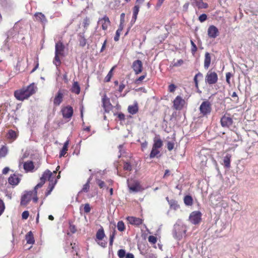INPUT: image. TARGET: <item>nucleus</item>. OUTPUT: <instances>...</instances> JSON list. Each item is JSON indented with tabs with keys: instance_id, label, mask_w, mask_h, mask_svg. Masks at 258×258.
I'll return each instance as SVG.
<instances>
[{
	"instance_id": "obj_1",
	"label": "nucleus",
	"mask_w": 258,
	"mask_h": 258,
	"mask_svg": "<svg viewBox=\"0 0 258 258\" xmlns=\"http://www.w3.org/2000/svg\"><path fill=\"white\" fill-rule=\"evenodd\" d=\"M37 90V88L36 85L33 83L26 88L16 90L14 93V95L17 100L23 101L35 93Z\"/></svg>"
},
{
	"instance_id": "obj_2",
	"label": "nucleus",
	"mask_w": 258,
	"mask_h": 258,
	"mask_svg": "<svg viewBox=\"0 0 258 258\" xmlns=\"http://www.w3.org/2000/svg\"><path fill=\"white\" fill-rule=\"evenodd\" d=\"M186 231V227L183 225L175 224L173 230V236L176 239L179 240L184 236Z\"/></svg>"
},
{
	"instance_id": "obj_3",
	"label": "nucleus",
	"mask_w": 258,
	"mask_h": 258,
	"mask_svg": "<svg viewBox=\"0 0 258 258\" xmlns=\"http://www.w3.org/2000/svg\"><path fill=\"white\" fill-rule=\"evenodd\" d=\"M200 113L203 116H207L209 115L212 111V104L208 101H203L200 106Z\"/></svg>"
},
{
	"instance_id": "obj_4",
	"label": "nucleus",
	"mask_w": 258,
	"mask_h": 258,
	"mask_svg": "<svg viewBox=\"0 0 258 258\" xmlns=\"http://www.w3.org/2000/svg\"><path fill=\"white\" fill-rule=\"evenodd\" d=\"M218 75L215 72L209 71L205 77V81L209 85H213L218 81Z\"/></svg>"
},
{
	"instance_id": "obj_5",
	"label": "nucleus",
	"mask_w": 258,
	"mask_h": 258,
	"mask_svg": "<svg viewBox=\"0 0 258 258\" xmlns=\"http://www.w3.org/2000/svg\"><path fill=\"white\" fill-rule=\"evenodd\" d=\"M104 236L105 234L103 229L102 228L99 229L96 235V241L99 245L103 247H105L107 244V242L103 240Z\"/></svg>"
},
{
	"instance_id": "obj_6",
	"label": "nucleus",
	"mask_w": 258,
	"mask_h": 258,
	"mask_svg": "<svg viewBox=\"0 0 258 258\" xmlns=\"http://www.w3.org/2000/svg\"><path fill=\"white\" fill-rule=\"evenodd\" d=\"M201 213L199 211L192 212L189 217V221L193 224H199L201 221Z\"/></svg>"
},
{
	"instance_id": "obj_7",
	"label": "nucleus",
	"mask_w": 258,
	"mask_h": 258,
	"mask_svg": "<svg viewBox=\"0 0 258 258\" xmlns=\"http://www.w3.org/2000/svg\"><path fill=\"white\" fill-rule=\"evenodd\" d=\"M50 171L49 170H46L42 174V176L40 177V181L34 187V190H33L34 192V194H36L37 193V189L38 188H40L42 186V185L45 183L46 180L47 179L48 176H50Z\"/></svg>"
},
{
	"instance_id": "obj_8",
	"label": "nucleus",
	"mask_w": 258,
	"mask_h": 258,
	"mask_svg": "<svg viewBox=\"0 0 258 258\" xmlns=\"http://www.w3.org/2000/svg\"><path fill=\"white\" fill-rule=\"evenodd\" d=\"M33 194H34V192L32 190L25 191L22 196L21 205L22 206H26L31 200Z\"/></svg>"
},
{
	"instance_id": "obj_9",
	"label": "nucleus",
	"mask_w": 258,
	"mask_h": 258,
	"mask_svg": "<svg viewBox=\"0 0 258 258\" xmlns=\"http://www.w3.org/2000/svg\"><path fill=\"white\" fill-rule=\"evenodd\" d=\"M185 104V100L180 96H177L173 101V107L177 110H181Z\"/></svg>"
},
{
	"instance_id": "obj_10",
	"label": "nucleus",
	"mask_w": 258,
	"mask_h": 258,
	"mask_svg": "<svg viewBox=\"0 0 258 258\" xmlns=\"http://www.w3.org/2000/svg\"><path fill=\"white\" fill-rule=\"evenodd\" d=\"M110 22L109 18L106 16H104V17L99 19L97 26L98 27H101L102 30H106L110 25Z\"/></svg>"
},
{
	"instance_id": "obj_11",
	"label": "nucleus",
	"mask_w": 258,
	"mask_h": 258,
	"mask_svg": "<svg viewBox=\"0 0 258 258\" xmlns=\"http://www.w3.org/2000/svg\"><path fill=\"white\" fill-rule=\"evenodd\" d=\"M102 103L103 107L106 112H109L110 111L112 110L113 106L110 102V98L108 97L106 95H104L102 98Z\"/></svg>"
},
{
	"instance_id": "obj_12",
	"label": "nucleus",
	"mask_w": 258,
	"mask_h": 258,
	"mask_svg": "<svg viewBox=\"0 0 258 258\" xmlns=\"http://www.w3.org/2000/svg\"><path fill=\"white\" fill-rule=\"evenodd\" d=\"M208 35L210 38H215L219 35V32L218 28L214 26L211 25L208 29Z\"/></svg>"
},
{
	"instance_id": "obj_13",
	"label": "nucleus",
	"mask_w": 258,
	"mask_h": 258,
	"mask_svg": "<svg viewBox=\"0 0 258 258\" xmlns=\"http://www.w3.org/2000/svg\"><path fill=\"white\" fill-rule=\"evenodd\" d=\"M132 68L136 74H139L142 72L143 69V63L140 60L134 61L132 64Z\"/></svg>"
},
{
	"instance_id": "obj_14",
	"label": "nucleus",
	"mask_w": 258,
	"mask_h": 258,
	"mask_svg": "<svg viewBox=\"0 0 258 258\" xmlns=\"http://www.w3.org/2000/svg\"><path fill=\"white\" fill-rule=\"evenodd\" d=\"M220 122L222 127H229L233 123V120L230 117L224 115L221 117Z\"/></svg>"
},
{
	"instance_id": "obj_15",
	"label": "nucleus",
	"mask_w": 258,
	"mask_h": 258,
	"mask_svg": "<svg viewBox=\"0 0 258 258\" xmlns=\"http://www.w3.org/2000/svg\"><path fill=\"white\" fill-rule=\"evenodd\" d=\"M62 114L63 118H70L73 114V109L71 106H68L61 109Z\"/></svg>"
},
{
	"instance_id": "obj_16",
	"label": "nucleus",
	"mask_w": 258,
	"mask_h": 258,
	"mask_svg": "<svg viewBox=\"0 0 258 258\" xmlns=\"http://www.w3.org/2000/svg\"><path fill=\"white\" fill-rule=\"evenodd\" d=\"M35 20L39 22L44 26L47 23V20L42 13L37 12L34 14Z\"/></svg>"
},
{
	"instance_id": "obj_17",
	"label": "nucleus",
	"mask_w": 258,
	"mask_h": 258,
	"mask_svg": "<svg viewBox=\"0 0 258 258\" xmlns=\"http://www.w3.org/2000/svg\"><path fill=\"white\" fill-rule=\"evenodd\" d=\"M64 50V45L61 42L59 41L55 43V53L60 54V55H63Z\"/></svg>"
},
{
	"instance_id": "obj_18",
	"label": "nucleus",
	"mask_w": 258,
	"mask_h": 258,
	"mask_svg": "<svg viewBox=\"0 0 258 258\" xmlns=\"http://www.w3.org/2000/svg\"><path fill=\"white\" fill-rule=\"evenodd\" d=\"M63 97V93L60 91H58L53 99L54 105L59 106L62 101Z\"/></svg>"
},
{
	"instance_id": "obj_19",
	"label": "nucleus",
	"mask_w": 258,
	"mask_h": 258,
	"mask_svg": "<svg viewBox=\"0 0 258 258\" xmlns=\"http://www.w3.org/2000/svg\"><path fill=\"white\" fill-rule=\"evenodd\" d=\"M231 155L229 153H226L223 157L222 165L226 168L230 167Z\"/></svg>"
},
{
	"instance_id": "obj_20",
	"label": "nucleus",
	"mask_w": 258,
	"mask_h": 258,
	"mask_svg": "<svg viewBox=\"0 0 258 258\" xmlns=\"http://www.w3.org/2000/svg\"><path fill=\"white\" fill-rule=\"evenodd\" d=\"M138 110V104L137 101H135L133 105H129L127 108L128 112L132 115L136 114Z\"/></svg>"
},
{
	"instance_id": "obj_21",
	"label": "nucleus",
	"mask_w": 258,
	"mask_h": 258,
	"mask_svg": "<svg viewBox=\"0 0 258 258\" xmlns=\"http://www.w3.org/2000/svg\"><path fill=\"white\" fill-rule=\"evenodd\" d=\"M153 147L154 148H156L159 149L163 146V142L159 137V136H156L153 140Z\"/></svg>"
},
{
	"instance_id": "obj_22",
	"label": "nucleus",
	"mask_w": 258,
	"mask_h": 258,
	"mask_svg": "<svg viewBox=\"0 0 258 258\" xmlns=\"http://www.w3.org/2000/svg\"><path fill=\"white\" fill-rule=\"evenodd\" d=\"M8 181L9 183L11 185H16L19 183L20 179L18 177L17 175L14 174L9 177Z\"/></svg>"
},
{
	"instance_id": "obj_23",
	"label": "nucleus",
	"mask_w": 258,
	"mask_h": 258,
	"mask_svg": "<svg viewBox=\"0 0 258 258\" xmlns=\"http://www.w3.org/2000/svg\"><path fill=\"white\" fill-rule=\"evenodd\" d=\"M127 220L132 225H139L142 223V221L140 218L134 217H128Z\"/></svg>"
},
{
	"instance_id": "obj_24",
	"label": "nucleus",
	"mask_w": 258,
	"mask_h": 258,
	"mask_svg": "<svg viewBox=\"0 0 258 258\" xmlns=\"http://www.w3.org/2000/svg\"><path fill=\"white\" fill-rule=\"evenodd\" d=\"M192 5L197 6L199 9H206L208 7V4L204 3L203 0H194Z\"/></svg>"
},
{
	"instance_id": "obj_25",
	"label": "nucleus",
	"mask_w": 258,
	"mask_h": 258,
	"mask_svg": "<svg viewBox=\"0 0 258 258\" xmlns=\"http://www.w3.org/2000/svg\"><path fill=\"white\" fill-rule=\"evenodd\" d=\"M211 55L210 54L207 52L205 55V59H204V68L206 69H208L211 63Z\"/></svg>"
},
{
	"instance_id": "obj_26",
	"label": "nucleus",
	"mask_w": 258,
	"mask_h": 258,
	"mask_svg": "<svg viewBox=\"0 0 258 258\" xmlns=\"http://www.w3.org/2000/svg\"><path fill=\"white\" fill-rule=\"evenodd\" d=\"M50 173H51V175L50 176H48L47 178V179L49 181V186H54V185L56 183V182H57L56 179H55L54 181L53 180L54 176L56 175V172L53 171V172H51L50 171Z\"/></svg>"
},
{
	"instance_id": "obj_27",
	"label": "nucleus",
	"mask_w": 258,
	"mask_h": 258,
	"mask_svg": "<svg viewBox=\"0 0 258 258\" xmlns=\"http://www.w3.org/2000/svg\"><path fill=\"white\" fill-rule=\"evenodd\" d=\"M128 187L131 190L134 192L139 191L141 189L140 184L137 182H136L133 185L128 184Z\"/></svg>"
},
{
	"instance_id": "obj_28",
	"label": "nucleus",
	"mask_w": 258,
	"mask_h": 258,
	"mask_svg": "<svg viewBox=\"0 0 258 258\" xmlns=\"http://www.w3.org/2000/svg\"><path fill=\"white\" fill-rule=\"evenodd\" d=\"M33 168V163L32 161L26 162L24 164V169L27 172L31 171Z\"/></svg>"
},
{
	"instance_id": "obj_29",
	"label": "nucleus",
	"mask_w": 258,
	"mask_h": 258,
	"mask_svg": "<svg viewBox=\"0 0 258 258\" xmlns=\"http://www.w3.org/2000/svg\"><path fill=\"white\" fill-rule=\"evenodd\" d=\"M69 144V140H67L65 142V143L63 144V147L62 149L60 151V154H59V157H61L62 156H64L65 154L67 153V151L68 150V145Z\"/></svg>"
},
{
	"instance_id": "obj_30",
	"label": "nucleus",
	"mask_w": 258,
	"mask_h": 258,
	"mask_svg": "<svg viewBox=\"0 0 258 258\" xmlns=\"http://www.w3.org/2000/svg\"><path fill=\"white\" fill-rule=\"evenodd\" d=\"M71 91L72 92L76 93V94H79L80 92V87L77 82H74Z\"/></svg>"
},
{
	"instance_id": "obj_31",
	"label": "nucleus",
	"mask_w": 258,
	"mask_h": 258,
	"mask_svg": "<svg viewBox=\"0 0 258 258\" xmlns=\"http://www.w3.org/2000/svg\"><path fill=\"white\" fill-rule=\"evenodd\" d=\"M26 240L28 244H33L35 242L33 234L31 231L29 232L26 235Z\"/></svg>"
},
{
	"instance_id": "obj_32",
	"label": "nucleus",
	"mask_w": 258,
	"mask_h": 258,
	"mask_svg": "<svg viewBox=\"0 0 258 258\" xmlns=\"http://www.w3.org/2000/svg\"><path fill=\"white\" fill-rule=\"evenodd\" d=\"M140 8V6L139 5H136L133 8V18H132V21L134 20L135 21L137 18V15L138 14V13L139 12V10Z\"/></svg>"
},
{
	"instance_id": "obj_33",
	"label": "nucleus",
	"mask_w": 258,
	"mask_h": 258,
	"mask_svg": "<svg viewBox=\"0 0 258 258\" xmlns=\"http://www.w3.org/2000/svg\"><path fill=\"white\" fill-rule=\"evenodd\" d=\"M160 151L159 149L152 147V150L150 154V158L151 159L154 158L156 157H158V155L160 154Z\"/></svg>"
},
{
	"instance_id": "obj_34",
	"label": "nucleus",
	"mask_w": 258,
	"mask_h": 258,
	"mask_svg": "<svg viewBox=\"0 0 258 258\" xmlns=\"http://www.w3.org/2000/svg\"><path fill=\"white\" fill-rule=\"evenodd\" d=\"M18 137L17 133L12 130H10L9 131L8 134V138L10 139H12L13 140H14L16 139V138Z\"/></svg>"
},
{
	"instance_id": "obj_35",
	"label": "nucleus",
	"mask_w": 258,
	"mask_h": 258,
	"mask_svg": "<svg viewBox=\"0 0 258 258\" xmlns=\"http://www.w3.org/2000/svg\"><path fill=\"white\" fill-rule=\"evenodd\" d=\"M79 44H80V46H81L82 47H84V46H85L86 45L87 40L85 38L83 34H80L79 35Z\"/></svg>"
},
{
	"instance_id": "obj_36",
	"label": "nucleus",
	"mask_w": 258,
	"mask_h": 258,
	"mask_svg": "<svg viewBox=\"0 0 258 258\" xmlns=\"http://www.w3.org/2000/svg\"><path fill=\"white\" fill-rule=\"evenodd\" d=\"M192 199L190 196H186L184 198V203L187 206H191L192 204Z\"/></svg>"
},
{
	"instance_id": "obj_37",
	"label": "nucleus",
	"mask_w": 258,
	"mask_h": 258,
	"mask_svg": "<svg viewBox=\"0 0 258 258\" xmlns=\"http://www.w3.org/2000/svg\"><path fill=\"white\" fill-rule=\"evenodd\" d=\"M118 150L119 153H120L119 155H118L119 158L121 157V156H125V150L123 145H120L118 146Z\"/></svg>"
},
{
	"instance_id": "obj_38",
	"label": "nucleus",
	"mask_w": 258,
	"mask_h": 258,
	"mask_svg": "<svg viewBox=\"0 0 258 258\" xmlns=\"http://www.w3.org/2000/svg\"><path fill=\"white\" fill-rule=\"evenodd\" d=\"M8 148L7 147L3 146L1 149H0V157H4L6 156V155L8 153Z\"/></svg>"
},
{
	"instance_id": "obj_39",
	"label": "nucleus",
	"mask_w": 258,
	"mask_h": 258,
	"mask_svg": "<svg viewBox=\"0 0 258 258\" xmlns=\"http://www.w3.org/2000/svg\"><path fill=\"white\" fill-rule=\"evenodd\" d=\"M59 56H61L60 54L55 53L54 59L53 60V63L56 66L58 67L60 64V59L59 58Z\"/></svg>"
},
{
	"instance_id": "obj_40",
	"label": "nucleus",
	"mask_w": 258,
	"mask_h": 258,
	"mask_svg": "<svg viewBox=\"0 0 258 258\" xmlns=\"http://www.w3.org/2000/svg\"><path fill=\"white\" fill-rule=\"evenodd\" d=\"M123 28V26H121V25H119V28L116 31L115 36L114 37V40L117 41L119 39L120 33L121 31H122Z\"/></svg>"
},
{
	"instance_id": "obj_41",
	"label": "nucleus",
	"mask_w": 258,
	"mask_h": 258,
	"mask_svg": "<svg viewBox=\"0 0 258 258\" xmlns=\"http://www.w3.org/2000/svg\"><path fill=\"white\" fill-rule=\"evenodd\" d=\"M91 179V177H90L87 180V182L86 184H85L82 188V191L84 192H87L90 187L89 183Z\"/></svg>"
},
{
	"instance_id": "obj_42",
	"label": "nucleus",
	"mask_w": 258,
	"mask_h": 258,
	"mask_svg": "<svg viewBox=\"0 0 258 258\" xmlns=\"http://www.w3.org/2000/svg\"><path fill=\"white\" fill-rule=\"evenodd\" d=\"M117 229L119 231H123L125 229L124 223L122 221H119L117 225Z\"/></svg>"
},
{
	"instance_id": "obj_43",
	"label": "nucleus",
	"mask_w": 258,
	"mask_h": 258,
	"mask_svg": "<svg viewBox=\"0 0 258 258\" xmlns=\"http://www.w3.org/2000/svg\"><path fill=\"white\" fill-rule=\"evenodd\" d=\"M126 251L124 249H121L117 251V255L119 258H123L126 257Z\"/></svg>"
},
{
	"instance_id": "obj_44",
	"label": "nucleus",
	"mask_w": 258,
	"mask_h": 258,
	"mask_svg": "<svg viewBox=\"0 0 258 258\" xmlns=\"http://www.w3.org/2000/svg\"><path fill=\"white\" fill-rule=\"evenodd\" d=\"M113 72V67L111 68L110 71L109 72L108 75L104 79V81L106 82H108L110 81L111 78L112 77V73Z\"/></svg>"
},
{
	"instance_id": "obj_45",
	"label": "nucleus",
	"mask_w": 258,
	"mask_h": 258,
	"mask_svg": "<svg viewBox=\"0 0 258 258\" xmlns=\"http://www.w3.org/2000/svg\"><path fill=\"white\" fill-rule=\"evenodd\" d=\"M190 43L191 45V52L194 54L197 50V47L192 40H190Z\"/></svg>"
},
{
	"instance_id": "obj_46",
	"label": "nucleus",
	"mask_w": 258,
	"mask_h": 258,
	"mask_svg": "<svg viewBox=\"0 0 258 258\" xmlns=\"http://www.w3.org/2000/svg\"><path fill=\"white\" fill-rule=\"evenodd\" d=\"M5 209V206L4 202L0 199V216L3 213Z\"/></svg>"
},
{
	"instance_id": "obj_47",
	"label": "nucleus",
	"mask_w": 258,
	"mask_h": 258,
	"mask_svg": "<svg viewBox=\"0 0 258 258\" xmlns=\"http://www.w3.org/2000/svg\"><path fill=\"white\" fill-rule=\"evenodd\" d=\"M148 241L150 243H151L152 244H154L157 242V238L155 236L151 235V236H149L148 237Z\"/></svg>"
},
{
	"instance_id": "obj_48",
	"label": "nucleus",
	"mask_w": 258,
	"mask_h": 258,
	"mask_svg": "<svg viewBox=\"0 0 258 258\" xmlns=\"http://www.w3.org/2000/svg\"><path fill=\"white\" fill-rule=\"evenodd\" d=\"M83 24L84 27L85 29H87V28L90 24L89 19L87 17L86 18H85L83 20Z\"/></svg>"
},
{
	"instance_id": "obj_49",
	"label": "nucleus",
	"mask_w": 258,
	"mask_h": 258,
	"mask_svg": "<svg viewBox=\"0 0 258 258\" xmlns=\"http://www.w3.org/2000/svg\"><path fill=\"white\" fill-rule=\"evenodd\" d=\"M123 168L124 170L127 171H131L132 169V167L130 163L128 162H125L123 166Z\"/></svg>"
},
{
	"instance_id": "obj_50",
	"label": "nucleus",
	"mask_w": 258,
	"mask_h": 258,
	"mask_svg": "<svg viewBox=\"0 0 258 258\" xmlns=\"http://www.w3.org/2000/svg\"><path fill=\"white\" fill-rule=\"evenodd\" d=\"M198 77H202V74L201 73H198L194 77V82L196 85V86L198 87Z\"/></svg>"
},
{
	"instance_id": "obj_51",
	"label": "nucleus",
	"mask_w": 258,
	"mask_h": 258,
	"mask_svg": "<svg viewBox=\"0 0 258 258\" xmlns=\"http://www.w3.org/2000/svg\"><path fill=\"white\" fill-rule=\"evenodd\" d=\"M207 19V16L205 14L201 15L199 17V20L201 22H204Z\"/></svg>"
},
{
	"instance_id": "obj_52",
	"label": "nucleus",
	"mask_w": 258,
	"mask_h": 258,
	"mask_svg": "<svg viewBox=\"0 0 258 258\" xmlns=\"http://www.w3.org/2000/svg\"><path fill=\"white\" fill-rule=\"evenodd\" d=\"M231 76H232V74L230 72L227 73L226 74V82L227 83V84L229 85L231 84V83L230 81V79Z\"/></svg>"
},
{
	"instance_id": "obj_53",
	"label": "nucleus",
	"mask_w": 258,
	"mask_h": 258,
	"mask_svg": "<svg viewBox=\"0 0 258 258\" xmlns=\"http://www.w3.org/2000/svg\"><path fill=\"white\" fill-rule=\"evenodd\" d=\"M174 147V143L173 142H168L167 143V149L169 151H171Z\"/></svg>"
},
{
	"instance_id": "obj_54",
	"label": "nucleus",
	"mask_w": 258,
	"mask_h": 258,
	"mask_svg": "<svg viewBox=\"0 0 258 258\" xmlns=\"http://www.w3.org/2000/svg\"><path fill=\"white\" fill-rule=\"evenodd\" d=\"M84 212L86 213H88L90 212L91 208L89 204H85L84 207Z\"/></svg>"
},
{
	"instance_id": "obj_55",
	"label": "nucleus",
	"mask_w": 258,
	"mask_h": 258,
	"mask_svg": "<svg viewBox=\"0 0 258 258\" xmlns=\"http://www.w3.org/2000/svg\"><path fill=\"white\" fill-rule=\"evenodd\" d=\"M117 117L121 121H124L125 120V115L122 113H119L117 114Z\"/></svg>"
},
{
	"instance_id": "obj_56",
	"label": "nucleus",
	"mask_w": 258,
	"mask_h": 258,
	"mask_svg": "<svg viewBox=\"0 0 258 258\" xmlns=\"http://www.w3.org/2000/svg\"><path fill=\"white\" fill-rule=\"evenodd\" d=\"M29 215V212L27 211H24L22 214V217L23 219H27Z\"/></svg>"
},
{
	"instance_id": "obj_57",
	"label": "nucleus",
	"mask_w": 258,
	"mask_h": 258,
	"mask_svg": "<svg viewBox=\"0 0 258 258\" xmlns=\"http://www.w3.org/2000/svg\"><path fill=\"white\" fill-rule=\"evenodd\" d=\"M176 89V86L174 84H170L168 87V91L170 92H174L175 90Z\"/></svg>"
},
{
	"instance_id": "obj_58",
	"label": "nucleus",
	"mask_w": 258,
	"mask_h": 258,
	"mask_svg": "<svg viewBox=\"0 0 258 258\" xmlns=\"http://www.w3.org/2000/svg\"><path fill=\"white\" fill-rule=\"evenodd\" d=\"M124 18H125V14L124 13H122L120 15V22L119 25H121V26H124Z\"/></svg>"
},
{
	"instance_id": "obj_59",
	"label": "nucleus",
	"mask_w": 258,
	"mask_h": 258,
	"mask_svg": "<svg viewBox=\"0 0 258 258\" xmlns=\"http://www.w3.org/2000/svg\"><path fill=\"white\" fill-rule=\"evenodd\" d=\"M183 61L182 59H179L174 64V67H179L182 64Z\"/></svg>"
},
{
	"instance_id": "obj_60",
	"label": "nucleus",
	"mask_w": 258,
	"mask_h": 258,
	"mask_svg": "<svg viewBox=\"0 0 258 258\" xmlns=\"http://www.w3.org/2000/svg\"><path fill=\"white\" fill-rule=\"evenodd\" d=\"M233 142H238V143H241V138L240 137H239V136H238L237 135H236V137L235 138H234L233 137Z\"/></svg>"
},
{
	"instance_id": "obj_61",
	"label": "nucleus",
	"mask_w": 258,
	"mask_h": 258,
	"mask_svg": "<svg viewBox=\"0 0 258 258\" xmlns=\"http://www.w3.org/2000/svg\"><path fill=\"white\" fill-rule=\"evenodd\" d=\"M97 182V184H98V185L101 188L103 187L105 185V183L104 182V181H103L101 180H98Z\"/></svg>"
},
{
	"instance_id": "obj_62",
	"label": "nucleus",
	"mask_w": 258,
	"mask_h": 258,
	"mask_svg": "<svg viewBox=\"0 0 258 258\" xmlns=\"http://www.w3.org/2000/svg\"><path fill=\"white\" fill-rule=\"evenodd\" d=\"M146 75H142L140 76L138 79L136 80V83H138L142 81L145 78Z\"/></svg>"
},
{
	"instance_id": "obj_63",
	"label": "nucleus",
	"mask_w": 258,
	"mask_h": 258,
	"mask_svg": "<svg viewBox=\"0 0 258 258\" xmlns=\"http://www.w3.org/2000/svg\"><path fill=\"white\" fill-rule=\"evenodd\" d=\"M125 86L123 84L120 85L118 88V91L119 93H120L122 92V91L124 88Z\"/></svg>"
},
{
	"instance_id": "obj_64",
	"label": "nucleus",
	"mask_w": 258,
	"mask_h": 258,
	"mask_svg": "<svg viewBox=\"0 0 258 258\" xmlns=\"http://www.w3.org/2000/svg\"><path fill=\"white\" fill-rule=\"evenodd\" d=\"M125 258H134V255L131 253H128L126 254Z\"/></svg>"
}]
</instances>
